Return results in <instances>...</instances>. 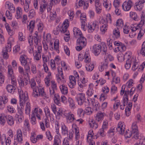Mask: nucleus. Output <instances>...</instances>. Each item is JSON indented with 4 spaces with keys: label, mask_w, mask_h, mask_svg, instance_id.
Returning <instances> with one entry per match:
<instances>
[{
    "label": "nucleus",
    "mask_w": 145,
    "mask_h": 145,
    "mask_svg": "<svg viewBox=\"0 0 145 145\" xmlns=\"http://www.w3.org/2000/svg\"><path fill=\"white\" fill-rule=\"evenodd\" d=\"M18 91L20 106H17V111L19 115L18 116L17 121L19 123H20L24 119L23 115L24 105L25 101L28 99V94L27 91H25L24 92L21 89H18Z\"/></svg>",
    "instance_id": "1"
},
{
    "label": "nucleus",
    "mask_w": 145,
    "mask_h": 145,
    "mask_svg": "<svg viewBox=\"0 0 145 145\" xmlns=\"http://www.w3.org/2000/svg\"><path fill=\"white\" fill-rule=\"evenodd\" d=\"M44 39L46 40L47 43H49V48L50 50L52 51L54 50L57 53H59V41L58 39H56L55 40L53 47V44L54 40L51 38V35L50 33H47Z\"/></svg>",
    "instance_id": "2"
},
{
    "label": "nucleus",
    "mask_w": 145,
    "mask_h": 145,
    "mask_svg": "<svg viewBox=\"0 0 145 145\" xmlns=\"http://www.w3.org/2000/svg\"><path fill=\"white\" fill-rule=\"evenodd\" d=\"M101 50L104 53L107 51V47L105 43L101 42L100 44H95L93 46L92 51L95 56H98L100 54Z\"/></svg>",
    "instance_id": "3"
},
{
    "label": "nucleus",
    "mask_w": 145,
    "mask_h": 145,
    "mask_svg": "<svg viewBox=\"0 0 145 145\" xmlns=\"http://www.w3.org/2000/svg\"><path fill=\"white\" fill-rule=\"evenodd\" d=\"M73 131L75 133V139L76 141L75 145H82V141L84 138L83 136H80L79 133V128L74 124L72 125Z\"/></svg>",
    "instance_id": "4"
},
{
    "label": "nucleus",
    "mask_w": 145,
    "mask_h": 145,
    "mask_svg": "<svg viewBox=\"0 0 145 145\" xmlns=\"http://www.w3.org/2000/svg\"><path fill=\"white\" fill-rule=\"evenodd\" d=\"M31 71L32 74L35 75L37 74V76H36V81L39 83H40L41 80L39 77L43 78L44 77V74L42 73L40 71L37 70V67L36 65L34 64H32L31 66Z\"/></svg>",
    "instance_id": "5"
},
{
    "label": "nucleus",
    "mask_w": 145,
    "mask_h": 145,
    "mask_svg": "<svg viewBox=\"0 0 145 145\" xmlns=\"http://www.w3.org/2000/svg\"><path fill=\"white\" fill-rule=\"evenodd\" d=\"M76 43V49L78 51H80L86 46L87 44L86 39L83 35L78 37Z\"/></svg>",
    "instance_id": "6"
},
{
    "label": "nucleus",
    "mask_w": 145,
    "mask_h": 145,
    "mask_svg": "<svg viewBox=\"0 0 145 145\" xmlns=\"http://www.w3.org/2000/svg\"><path fill=\"white\" fill-rule=\"evenodd\" d=\"M99 24L98 22L96 20L88 23L86 25L88 33H92L95 31H98L99 28Z\"/></svg>",
    "instance_id": "7"
},
{
    "label": "nucleus",
    "mask_w": 145,
    "mask_h": 145,
    "mask_svg": "<svg viewBox=\"0 0 145 145\" xmlns=\"http://www.w3.org/2000/svg\"><path fill=\"white\" fill-rule=\"evenodd\" d=\"M33 41L35 44V46L36 48H37V50H36L37 52L41 53L42 52V47L41 45H38V43L40 41V37L38 35V33L37 31H35L33 34Z\"/></svg>",
    "instance_id": "8"
},
{
    "label": "nucleus",
    "mask_w": 145,
    "mask_h": 145,
    "mask_svg": "<svg viewBox=\"0 0 145 145\" xmlns=\"http://www.w3.org/2000/svg\"><path fill=\"white\" fill-rule=\"evenodd\" d=\"M43 137L42 135H37L35 132L33 131L31 133L30 140L32 143L35 144L39 140L42 139Z\"/></svg>",
    "instance_id": "9"
},
{
    "label": "nucleus",
    "mask_w": 145,
    "mask_h": 145,
    "mask_svg": "<svg viewBox=\"0 0 145 145\" xmlns=\"http://www.w3.org/2000/svg\"><path fill=\"white\" fill-rule=\"evenodd\" d=\"M69 22L68 19H66L63 22L60 29L61 32L65 34L66 35H69V33L67 29L69 26Z\"/></svg>",
    "instance_id": "10"
},
{
    "label": "nucleus",
    "mask_w": 145,
    "mask_h": 145,
    "mask_svg": "<svg viewBox=\"0 0 145 145\" xmlns=\"http://www.w3.org/2000/svg\"><path fill=\"white\" fill-rule=\"evenodd\" d=\"M75 99L79 105H82L85 101L86 99L85 93H78L75 97Z\"/></svg>",
    "instance_id": "11"
},
{
    "label": "nucleus",
    "mask_w": 145,
    "mask_h": 145,
    "mask_svg": "<svg viewBox=\"0 0 145 145\" xmlns=\"http://www.w3.org/2000/svg\"><path fill=\"white\" fill-rule=\"evenodd\" d=\"M31 58H29L27 55L25 54L21 55L19 58L20 61L22 66H25L28 65V61L29 63H31Z\"/></svg>",
    "instance_id": "12"
},
{
    "label": "nucleus",
    "mask_w": 145,
    "mask_h": 145,
    "mask_svg": "<svg viewBox=\"0 0 145 145\" xmlns=\"http://www.w3.org/2000/svg\"><path fill=\"white\" fill-rule=\"evenodd\" d=\"M65 116L66 122L68 123H72L76 120L75 115L71 112L67 113Z\"/></svg>",
    "instance_id": "13"
},
{
    "label": "nucleus",
    "mask_w": 145,
    "mask_h": 145,
    "mask_svg": "<svg viewBox=\"0 0 145 145\" xmlns=\"http://www.w3.org/2000/svg\"><path fill=\"white\" fill-rule=\"evenodd\" d=\"M131 131L133 133V137L136 139H138L139 133L137 122H134L132 123Z\"/></svg>",
    "instance_id": "14"
},
{
    "label": "nucleus",
    "mask_w": 145,
    "mask_h": 145,
    "mask_svg": "<svg viewBox=\"0 0 145 145\" xmlns=\"http://www.w3.org/2000/svg\"><path fill=\"white\" fill-rule=\"evenodd\" d=\"M133 5V3L132 1L126 0L122 5V8L125 11H128L130 10Z\"/></svg>",
    "instance_id": "15"
},
{
    "label": "nucleus",
    "mask_w": 145,
    "mask_h": 145,
    "mask_svg": "<svg viewBox=\"0 0 145 145\" xmlns=\"http://www.w3.org/2000/svg\"><path fill=\"white\" fill-rule=\"evenodd\" d=\"M14 140L20 143H22L23 140V134L20 129H18L17 130L16 134L14 137Z\"/></svg>",
    "instance_id": "16"
},
{
    "label": "nucleus",
    "mask_w": 145,
    "mask_h": 145,
    "mask_svg": "<svg viewBox=\"0 0 145 145\" xmlns=\"http://www.w3.org/2000/svg\"><path fill=\"white\" fill-rule=\"evenodd\" d=\"M17 80L21 88L24 87L28 84L27 80L22 75H20L17 78Z\"/></svg>",
    "instance_id": "17"
},
{
    "label": "nucleus",
    "mask_w": 145,
    "mask_h": 145,
    "mask_svg": "<svg viewBox=\"0 0 145 145\" xmlns=\"http://www.w3.org/2000/svg\"><path fill=\"white\" fill-rule=\"evenodd\" d=\"M28 39L29 44V46H28V50L30 54H32L33 53L34 51V47L33 44V37L32 36L31 34L28 37Z\"/></svg>",
    "instance_id": "18"
},
{
    "label": "nucleus",
    "mask_w": 145,
    "mask_h": 145,
    "mask_svg": "<svg viewBox=\"0 0 145 145\" xmlns=\"http://www.w3.org/2000/svg\"><path fill=\"white\" fill-rule=\"evenodd\" d=\"M125 129V125L124 123L122 121L119 122L118 127L116 128L117 131L120 134L122 135L123 134Z\"/></svg>",
    "instance_id": "19"
},
{
    "label": "nucleus",
    "mask_w": 145,
    "mask_h": 145,
    "mask_svg": "<svg viewBox=\"0 0 145 145\" xmlns=\"http://www.w3.org/2000/svg\"><path fill=\"white\" fill-rule=\"evenodd\" d=\"M42 111L41 109L35 108L32 110L31 115L35 117L36 116L39 120H41L40 115L42 114Z\"/></svg>",
    "instance_id": "20"
},
{
    "label": "nucleus",
    "mask_w": 145,
    "mask_h": 145,
    "mask_svg": "<svg viewBox=\"0 0 145 145\" xmlns=\"http://www.w3.org/2000/svg\"><path fill=\"white\" fill-rule=\"evenodd\" d=\"M51 57V54L49 51H47L45 53V54L42 55L43 64H47V63L49 61Z\"/></svg>",
    "instance_id": "21"
},
{
    "label": "nucleus",
    "mask_w": 145,
    "mask_h": 145,
    "mask_svg": "<svg viewBox=\"0 0 145 145\" xmlns=\"http://www.w3.org/2000/svg\"><path fill=\"white\" fill-rule=\"evenodd\" d=\"M47 75L44 78V82L46 86L48 87L50 85V82L52 78V74L50 72L47 73Z\"/></svg>",
    "instance_id": "22"
},
{
    "label": "nucleus",
    "mask_w": 145,
    "mask_h": 145,
    "mask_svg": "<svg viewBox=\"0 0 145 145\" xmlns=\"http://www.w3.org/2000/svg\"><path fill=\"white\" fill-rule=\"evenodd\" d=\"M69 81L68 83L69 88H74L76 85V81L74 76L71 75L69 77Z\"/></svg>",
    "instance_id": "23"
},
{
    "label": "nucleus",
    "mask_w": 145,
    "mask_h": 145,
    "mask_svg": "<svg viewBox=\"0 0 145 145\" xmlns=\"http://www.w3.org/2000/svg\"><path fill=\"white\" fill-rule=\"evenodd\" d=\"M73 137V134L71 133H69V134H67V137L64 139L63 141L62 145H69V141L72 140Z\"/></svg>",
    "instance_id": "24"
},
{
    "label": "nucleus",
    "mask_w": 145,
    "mask_h": 145,
    "mask_svg": "<svg viewBox=\"0 0 145 145\" xmlns=\"http://www.w3.org/2000/svg\"><path fill=\"white\" fill-rule=\"evenodd\" d=\"M35 27V22L33 20L27 23V29L29 31L30 34L29 36L31 34L32 36V33Z\"/></svg>",
    "instance_id": "25"
},
{
    "label": "nucleus",
    "mask_w": 145,
    "mask_h": 145,
    "mask_svg": "<svg viewBox=\"0 0 145 145\" xmlns=\"http://www.w3.org/2000/svg\"><path fill=\"white\" fill-rule=\"evenodd\" d=\"M131 64H132V69L133 71H135L138 68L139 63L138 61L136 59L135 57H133L131 58Z\"/></svg>",
    "instance_id": "26"
},
{
    "label": "nucleus",
    "mask_w": 145,
    "mask_h": 145,
    "mask_svg": "<svg viewBox=\"0 0 145 145\" xmlns=\"http://www.w3.org/2000/svg\"><path fill=\"white\" fill-rule=\"evenodd\" d=\"M8 100L5 97L0 96V109L3 110L5 107V105L7 103Z\"/></svg>",
    "instance_id": "27"
},
{
    "label": "nucleus",
    "mask_w": 145,
    "mask_h": 145,
    "mask_svg": "<svg viewBox=\"0 0 145 145\" xmlns=\"http://www.w3.org/2000/svg\"><path fill=\"white\" fill-rule=\"evenodd\" d=\"M104 7L106 10L108 11H109L111 9L112 7L111 2L109 0H103V3Z\"/></svg>",
    "instance_id": "28"
},
{
    "label": "nucleus",
    "mask_w": 145,
    "mask_h": 145,
    "mask_svg": "<svg viewBox=\"0 0 145 145\" xmlns=\"http://www.w3.org/2000/svg\"><path fill=\"white\" fill-rule=\"evenodd\" d=\"M88 122L90 127L91 128L96 129L98 127V124L91 117L89 118Z\"/></svg>",
    "instance_id": "29"
},
{
    "label": "nucleus",
    "mask_w": 145,
    "mask_h": 145,
    "mask_svg": "<svg viewBox=\"0 0 145 145\" xmlns=\"http://www.w3.org/2000/svg\"><path fill=\"white\" fill-rule=\"evenodd\" d=\"M73 31L74 36L76 38H78L83 35L80 30L76 27H74Z\"/></svg>",
    "instance_id": "30"
},
{
    "label": "nucleus",
    "mask_w": 145,
    "mask_h": 145,
    "mask_svg": "<svg viewBox=\"0 0 145 145\" xmlns=\"http://www.w3.org/2000/svg\"><path fill=\"white\" fill-rule=\"evenodd\" d=\"M132 54V53L131 52H127L125 53L124 56V57H120L119 55H118L117 56L118 59V60L120 61L124 60V58H126L127 59L128 58L129 59H131V58L132 57H131Z\"/></svg>",
    "instance_id": "31"
},
{
    "label": "nucleus",
    "mask_w": 145,
    "mask_h": 145,
    "mask_svg": "<svg viewBox=\"0 0 145 145\" xmlns=\"http://www.w3.org/2000/svg\"><path fill=\"white\" fill-rule=\"evenodd\" d=\"M94 6L96 13L98 14H100L102 10V6L101 3L100 2L95 3Z\"/></svg>",
    "instance_id": "32"
},
{
    "label": "nucleus",
    "mask_w": 145,
    "mask_h": 145,
    "mask_svg": "<svg viewBox=\"0 0 145 145\" xmlns=\"http://www.w3.org/2000/svg\"><path fill=\"white\" fill-rule=\"evenodd\" d=\"M22 8L19 7H17L16 8L15 17L17 19H19L22 18Z\"/></svg>",
    "instance_id": "33"
},
{
    "label": "nucleus",
    "mask_w": 145,
    "mask_h": 145,
    "mask_svg": "<svg viewBox=\"0 0 145 145\" xmlns=\"http://www.w3.org/2000/svg\"><path fill=\"white\" fill-rule=\"evenodd\" d=\"M93 85L92 83L90 84L89 85L88 89L86 92L87 95L89 96H91L93 94L94 91L93 89Z\"/></svg>",
    "instance_id": "34"
},
{
    "label": "nucleus",
    "mask_w": 145,
    "mask_h": 145,
    "mask_svg": "<svg viewBox=\"0 0 145 145\" xmlns=\"http://www.w3.org/2000/svg\"><path fill=\"white\" fill-rule=\"evenodd\" d=\"M68 102L69 108L71 110H74L76 108L74 101L72 98H69L68 100Z\"/></svg>",
    "instance_id": "35"
},
{
    "label": "nucleus",
    "mask_w": 145,
    "mask_h": 145,
    "mask_svg": "<svg viewBox=\"0 0 145 145\" xmlns=\"http://www.w3.org/2000/svg\"><path fill=\"white\" fill-rule=\"evenodd\" d=\"M7 76L8 78L14 76L13 70L11 65H8L7 66Z\"/></svg>",
    "instance_id": "36"
},
{
    "label": "nucleus",
    "mask_w": 145,
    "mask_h": 145,
    "mask_svg": "<svg viewBox=\"0 0 145 145\" xmlns=\"http://www.w3.org/2000/svg\"><path fill=\"white\" fill-rule=\"evenodd\" d=\"M28 99L27 101H25V102H27L25 106V113L26 114L29 115V116H30V114L31 110V107L30 103L28 102Z\"/></svg>",
    "instance_id": "37"
},
{
    "label": "nucleus",
    "mask_w": 145,
    "mask_h": 145,
    "mask_svg": "<svg viewBox=\"0 0 145 145\" xmlns=\"http://www.w3.org/2000/svg\"><path fill=\"white\" fill-rule=\"evenodd\" d=\"M105 115V113L102 112H98L95 116L96 120L98 121H102L103 120Z\"/></svg>",
    "instance_id": "38"
},
{
    "label": "nucleus",
    "mask_w": 145,
    "mask_h": 145,
    "mask_svg": "<svg viewBox=\"0 0 145 145\" xmlns=\"http://www.w3.org/2000/svg\"><path fill=\"white\" fill-rule=\"evenodd\" d=\"M142 0H138V2L135 6V8L137 10L140 11L143 7V4L145 2Z\"/></svg>",
    "instance_id": "39"
},
{
    "label": "nucleus",
    "mask_w": 145,
    "mask_h": 145,
    "mask_svg": "<svg viewBox=\"0 0 145 145\" xmlns=\"http://www.w3.org/2000/svg\"><path fill=\"white\" fill-rule=\"evenodd\" d=\"M25 4L23 6L24 11L28 12L29 10V5L31 3V0H25Z\"/></svg>",
    "instance_id": "40"
},
{
    "label": "nucleus",
    "mask_w": 145,
    "mask_h": 145,
    "mask_svg": "<svg viewBox=\"0 0 145 145\" xmlns=\"http://www.w3.org/2000/svg\"><path fill=\"white\" fill-rule=\"evenodd\" d=\"M112 33V37L114 39L119 38L120 36L119 28L118 27L115 28L113 30Z\"/></svg>",
    "instance_id": "41"
},
{
    "label": "nucleus",
    "mask_w": 145,
    "mask_h": 145,
    "mask_svg": "<svg viewBox=\"0 0 145 145\" xmlns=\"http://www.w3.org/2000/svg\"><path fill=\"white\" fill-rule=\"evenodd\" d=\"M89 102L92 105L94 109L96 110H98L99 107V103L97 101H95L94 99H91Z\"/></svg>",
    "instance_id": "42"
},
{
    "label": "nucleus",
    "mask_w": 145,
    "mask_h": 145,
    "mask_svg": "<svg viewBox=\"0 0 145 145\" xmlns=\"http://www.w3.org/2000/svg\"><path fill=\"white\" fill-rule=\"evenodd\" d=\"M38 89L40 95H41L42 96L46 98H48L49 97L44 92V87L39 86L38 87Z\"/></svg>",
    "instance_id": "43"
},
{
    "label": "nucleus",
    "mask_w": 145,
    "mask_h": 145,
    "mask_svg": "<svg viewBox=\"0 0 145 145\" xmlns=\"http://www.w3.org/2000/svg\"><path fill=\"white\" fill-rule=\"evenodd\" d=\"M33 59L34 60L38 61L41 58V53L37 52L36 50H35L33 53Z\"/></svg>",
    "instance_id": "44"
},
{
    "label": "nucleus",
    "mask_w": 145,
    "mask_h": 145,
    "mask_svg": "<svg viewBox=\"0 0 145 145\" xmlns=\"http://www.w3.org/2000/svg\"><path fill=\"white\" fill-rule=\"evenodd\" d=\"M59 88L61 93L63 94H66L68 93V88L67 86L64 84L59 86Z\"/></svg>",
    "instance_id": "45"
},
{
    "label": "nucleus",
    "mask_w": 145,
    "mask_h": 145,
    "mask_svg": "<svg viewBox=\"0 0 145 145\" xmlns=\"http://www.w3.org/2000/svg\"><path fill=\"white\" fill-rule=\"evenodd\" d=\"M97 138L96 136L95 135H94L93 130L92 129L90 130L88 132V134L87 137V140H89L91 139L96 138Z\"/></svg>",
    "instance_id": "46"
},
{
    "label": "nucleus",
    "mask_w": 145,
    "mask_h": 145,
    "mask_svg": "<svg viewBox=\"0 0 145 145\" xmlns=\"http://www.w3.org/2000/svg\"><path fill=\"white\" fill-rule=\"evenodd\" d=\"M94 67V65L93 63H87L85 66L86 70L88 71H92Z\"/></svg>",
    "instance_id": "47"
},
{
    "label": "nucleus",
    "mask_w": 145,
    "mask_h": 145,
    "mask_svg": "<svg viewBox=\"0 0 145 145\" xmlns=\"http://www.w3.org/2000/svg\"><path fill=\"white\" fill-rule=\"evenodd\" d=\"M16 86L10 84L8 85L6 87V89L8 92L13 93L16 89Z\"/></svg>",
    "instance_id": "48"
},
{
    "label": "nucleus",
    "mask_w": 145,
    "mask_h": 145,
    "mask_svg": "<svg viewBox=\"0 0 145 145\" xmlns=\"http://www.w3.org/2000/svg\"><path fill=\"white\" fill-rule=\"evenodd\" d=\"M78 5L79 7H82L84 5L85 8H87L88 6V1H84V0H79Z\"/></svg>",
    "instance_id": "49"
},
{
    "label": "nucleus",
    "mask_w": 145,
    "mask_h": 145,
    "mask_svg": "<svg viewBox=\"0 0 145 145\" xmlns=\"http://www.w3.org/2000/svg\"><path fill=\"white\" fill-rule=\"evenodd\" d=\"M61 133L63 135H65L69 134L68 133V129L64 123L61 124Z\"/></svg>",
    "instance_id": "50"
},
{
    "label": "nucleus",
    "mask_w": 145,
    "mask_h": 145,
    "mask_svg": "<svg viewBox=\"0 0 145 145\" xmlns=\"http://www.w3.org/2000/svg\"><path fill=\"white\" fill-rule=\"evenodd\" d=\"M5 5L10 10L13 12L15 11V8L13 3L9 1H7Z\"/></svg>",
    "instance_id": "51"
},
{
    "label": "nucleus",
    "mask_w": 145,
    "mask_h": 145,
    "mask_svg": "<svg viewBox=\"0 0 145 145\" xmlns=\"http://www.w3.org/2000/svg\"><path fill=\"white\" fill-rule=\"evenodd\" d=\"M7 123L10 125L12 126L14 123V120L13 117L10 115H8L7 117Z\"/></svg>",
    "instance_id": "52"
},
{
    "label": "nucleus",
    "mask_w": 145,
    "mask_h": 145,
    "mask_svg": "<svg viewBox=\"0 0 145 145\" xmlns=\"http://www.w3.org/2000/svg\"><path fill=\"white\" fill-rule=\"evenodd\" d=\"M54 100L55 103L57 105L60 106L61 103L60 101V97L58 94H56L54 97Z\"/></svg>",
    "instance_id": "53"
},
{
    "label": "nucleus",
    "mask_w": 145,
    "mask_h": 145,
    "mask_svg": "<svg viewBox=\"0 0 145 145\" xmlns=\"http://www.w3.org/2000/svg\"><path fill=\"white\" fill-rule=\"evenodd\" d=\"M141 20L140 22L137 24H138L139 27H141L142 26H143L144 23V21L145 19V14L143 12H142L140 16Z\"/></svg>",
    "instance_id": "54"
},
{
    "label": "nucleus",
    "mask_w": 145,
    "mask_h": 145,
    "mask_svg": "<svg viewBox=\"0 0 145 145\" xmlns=\"http://www.w3.org/2000/svg\"><path fill=\"white\" fill-rule=\"evenodd\" d=\"M37 27L38 32L42 33L44 27V24L41 21H40L37 24Z\"/></svg>",
    "instance_id": "55"
},
{
    "label": "nucleus",
    "mask_w": 145,
    "mask_h": 145,
    "mask_svg": "<svg viewBox=\"0 0 145 145\" xmlns=\"http://www.w3.org/2000/svg\"><path fill=\"white\" fill-rule=\"evenodd\" d=\"M57 17V14L55 10H53L51 11L50 14L49 21L51 22L55 20Z\"/></svg>",
    "instance_id": "56"
},
{
    "label": "nucleus",
    "mask_w": 145,
    "mask_h": 145,
    "mask_svg": "<svg viewBox=\"0 0 145 145\" xmlns=\"http://www.w3.org/2000/svg\"><path fill=\"white\" fill-rule=\"evenodd\" d=\"M47 6V5L46 3L40 4L39 12L40 14H42L45 11Z\"/></svg>",
    "instance_id": "57"
},
{
    "label": "nucleus",
    "mask_w": 145,
    "mask_h": 145,
    "mask_svg": "<svg viewBox=\"0 0 145 145\" xmlns=\"http://www.w3.org/2000/svg\"><path fill=\"white\" fill-rule=\"evenodd\" d=\"M5 116V114L3 113L0 114V124L3 126L6 123Z\"/></svg>",
    "instance_id": "58"
},
{
    "label": "nucleus",
    "mask_w": 145,
    "mask_h": 145,
    "mask_svg": "<svg viewBox=\"0 0 145 145\" xmlns=\"http://www.w3.org/2000/svg\"><path fill=\"white\" fill-rule=\"evenodd\" d=\"M23 128L25 131H30V125L28 120H26L24 121Z\"/></svg>",
    "instance_id": "59"
},
{
    "label": "nucleus",
    "mask_w": 145,
    "mask_h": 145,
    "mask_svg": "<svg viewBox=\"0 0 145 145\" xmlns=\"http://www.w3.org/2000/svg\"><path fill=\"white\" fill-rule=\"evenodd\" d=\"M84 61L86 63H90L91 61V58L89 53L88 52H86L84 55Z\"/></svg>",
    "instance_id": "60"
},
{
    "label": "nucleus",
    "mask_w": 145,
    "mask_h": 145,
    "mask_svg": "<svg viewBox=\"0 0 145 145\" xmlns=\"http://www.w3.org/2000/svg\"><path fill=\"white\" fill-rule=\"evenodd\" d=\"M128 101V94L126 91H125L123 97V100L122 101L123 104L124 105H127Z\"/></svg>",
    "instance_id": "61"
},
{
    "label": "nucleus",
    "mask_w": 145,
    "mask_h": 145,
    "mask_svg": "<svg viewBox=\"0 0 145 145\" xmlns=\"http://www.w3.org/2000/svg\"><path fill=\"white\" fill-rule=\"evenodd\" d=\"M108 27L107 23H105L101 25L100 27V30L103 34H104L106 31Z\"/></svg>",
    "instance_id": "62"
},
{
    "label": "nucleus",
    "mask_w": 145,
    "mask_h": 145,
    "mask_svg": "<svg viewBox=\"0 0 145 145\" xmlns=\"http://www.w3.org/2000/svg\"><path fill=\"white\" fill-rule=\"evenodd\" d=\"M121 81L120 78V77L116 76L114 78H112L111 81V83H114L115 84H119Z\"/></svg>",
    "instance_id": "63"
},
{
    "label": "nucleus",
    "mask_w": 145,
    "mask_h": 145,
    "mask_svg": "<svg viewBox=\"0 0 145 145\" xmlns=\"http://www.w3.org/2000/svg\"><path fill=\"white\" fill-rule=\"evenodd\" d=\"M129 16L133 20L136 21L137 20V15L136 12L131 11L130 12Z\"/></svg>",
    "instance_id": "64"
}]
</instances>
